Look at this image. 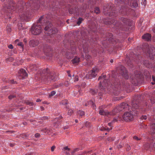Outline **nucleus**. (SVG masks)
Wrapping results in <instances>:
<instances>
[{
  "label": "nucleus",
  "mask_w": 155,
  "mask_h": 155,
  "mask_svg": "<svg viewBox=\"0 0 155 155\" xmlns=\"http://www.w3.org/2000/svg\"><path fill=\"white\" fill-rule=\"evenodd\" d=\"M41 76L42 79L46 83H48L51 81H54L58 79L57 76L54 72H51L48 68L42 71Z\"/></svg>",
  "instance_id": "5"
},
{
  "label": "nucleus",
  "mask_w": 155,
  "mask_h": 155,
  "mask_svg": "<svg viewBox=\"0 0 155 155\" xmlns=\"http://www.w3.org/2000/svg\"><path fill=\"white\" fill-rule=\"evenodd\" d=\"M147 118V117L146 116H142L140 118V119L142 120H145Z\"/></svg>",
  "instance_id": "38"
},
{
  "label": "nucleus",
  "mask_w": 155,
  "mask_h": 155,
  "mask_svg": "<svg viewBox=\"0 0 155 155\" xmlns=\"http://www.w3.org/2000/svg\"><path fill=\"white\" fill-rule=\"evenodd\" d=\"M120 12H121L122 14H123V13L122 12V11H121V10L120 9Z\"/></svg>",
  "instance_id": "62"
},
{
  "label": "nucleus",
  "mask_w": 155,
  "mask_h": 155,
  "mask_svg": "<svg viewBox=\"0 0 155 155\" xmlns=\"http://www.w3.org/2000/svg\"><path fill=\"white\" fill-rule=\"evenodd\" d=\"M80 58L78 57H75V58L72 60L73 64L77 63L80 61Z\"/></svg>",
  "instance_id": "20"
},
{
  "label": "nucleus",
  "mask_w": 155,
  "mask_h": 155,
  "mask_svg": "<svg viewBox=\"0 0 155 155\" xmlns=\"http://www.w3.org/2000/svg\"><path fill=\"white\" fill-rule=\"evenodd\" d=\"M41 101V100L40 99H37L36 101V102H40Z\"/></svg>",
  "instance_id": "52"
},
{
  "label": "nucleus",
  "mask_w": 155,
  "mask_h": 155,
  "mask_svg": "<svg viewBox=\"0 0 155 155\" xmlns=\"http://www.w3.org/2000/svg\"><path fill=\"white\" fill-rule=\"evenodd\" d=\"M134 139H135V140H140V138H139L138 137H137V136H134Z\"/></svg>",
  "instance_id": "47"
},
{
  "label": "nucleus",
  "mask_w": 155,
  "mask_h": 155,
  "mask_svg": "<svg viewBox=\"0 0 155 155\" xmlns=\"http://www.w3.org/2000/svg\"><path fill=\"white\" fill-rule=\"evenodd\" d=\"M94 12L97 14H99L100 12V10L99 8L96 7L95 8L94 11Z\"/></svg>",
  "instance_id": "30"
},
{
  "label": "nucleus",
  "mask_w": 155,
  "mask_h": 155,
  "mask_svg": "<svg viewBox=\"0 0 155 155\" xmlns=\"http://www.w3.org/2000/svg\"><path fill=\"white\" fill-rule=\"evenodd\" d=\"M47 118V117H42L41 118V119L43 120L44 119H46Z\"/></svg>",
  "instance_id": "51"
},
{
  "label": "nucleus",
  "mask_w": 155,
  "mask_h": 155,
  "mask_svg": "<svg viewBox=\"0 0 155 155\" xmlns=\"http://www.w3.org/2000/svg\"><path fill=\"white\" fill-rule=\"evenodd\" d=\"M46 18L47 17L45 15L41 16L38 20V22L40 23L42 26L45 25L46 26L44 28L45 30L48 31V34L51 37H54L58 31L56 28L52 27V24L49 22L47 19H46Z\"/></svg>",
  "instance_id": "2"
},
{
  "label": "nucleus",
  "mask_w": 155,
  "mask_h": 155,
  "mask_svg": "<svg viewBox=\"0 0 155 155\" xmlns=\"http://www.w3.org/2000/svg\"><path fill=\"white\" fill-rule=\"evenodd\" d=\"M121 119V117H114L111 122H112V123L113 124L114 123L116 122L118 120L120 121Z\"/></svg>",
  "instance_id": "24"
},
{
  "label": "nucleus",
  "mask_w": 155,
  "mask_h": 155,
  "mask_svg": "<svg viewBox=\"0 0 155 155\" xmlns=\"http://www.w3.org/2000/svg\"><path fill=\"white\" fill-rule=\"evenodd\" d=\"M84 19L81 18H79L78 20V21L77 22V24L79 25H80L81 23H82V21L84 20Z\"/></svg>",
  "instance_id": "25"
},
{
  "label": "nucleus",
  "mask_w": 155,
  "mask_h": 155,
  "mask_svg": "<svg viewBox=\"0 0 155 155\" xmlns=\"http://www.w3.org/2000/svg\"><path fill=\"white\" fill-rule=\"evenodd\" d=\"M117 18H116L113 19L112 18L109 21L108 23L109 25L113 24L115 27H116L117 29H120L121 30H123V28L125 27L126 25H129L130 24V19L126 18H121L120 20L123 22V24L117 21Z\"/></svg>",
  "instance_id": "4"
},
{
  "label": "nucleus",
  "mask_w": 155,
  "mask_h": 155,
  "mask_svg": "<svg viewBox=\"0 0 155 155\" xmlns=\"http://www.w3.org/2000/svg\"><path fill=\"white\" fill-rule=\"evenodd\" d=\"M102 78V77L101 76H100L99 78H98V80H100V79H101V78Z\"/></svg>",
  "instance_id": "56"
},
{
  "label": "nucleus",
  "mask_w": 155,
  "mask_h": 155,
  "mask_svg": "<svg viewBox=\"0 0 155 155\" xmlns=\"http://www.w3.org/2000/svg\"><path fill=\"white\" fill-rule=\"evenodd\" d=\"M150 101L152 104H153L155 102V101H152V99L150 100Z\"/></svg>",
  "instance_id": "50"
},
{
  "label": "nucleus",
  "mask_w": 155,
  "mask_h": 155,
  "mask_svg": "<svg viewBox=\"0 0 155 155\" xmlns=\"http://www.w3.org/2000/svg\"><path fill=\"white\" fill-rule=\"evenodd\" d=\"M15 97V95H10L8 96V98L10 99H12Z\"/></svg>",
  "instance_id": "39"
},
{
  "label": "nucleus",
  "mask_w": 155,
  "mask_h": 155,
  "mask_svg": "<svg viewBox=\"0 0 155 155\" xmlns=\"http://www.w3.org/2000/svg\"><path fill=\"white\" fill-rule=\"evenodd\" d=\"M8 47L9 49H12L13 48V46L11 44H10L8 46Z\"/></svg>",
  "instance_id": "43"
},
{
  "label": "nucleus",
  "mask_w": 155,
  "mask_h": 155,
  "mask_svg": "<svg viewBox=\"0 0 155 155\" xmlns=\"http://www.w3.org/2000/svg\"><path fill=\"white\" fill-rule=\"evenodd\" d=\"M75 121L76 123H77L78 121V120L76 119L75 120Z\"/></svg>",
  "instance_id": "63"
},
{
  "label": "nucleus",
  "mask_w": 155,
  "mask_h": 155,
  "mask_svg": "<svg viewBox=\"0 0 155 155\" xmlns=\"http://www.w3.org/2000/svg\"><path fill=\"white\" fill-rule=\"evenodd\" d=\"M68 76L70 77H71V74H68Z\"/></svg>",
  "instance_id": "61"
},
{
  "label": "nucleus",
  "mask_w": 155,
  "mask_h": 155,
  "mask_svg": "<svg viewBox=\"0 0 155 155\" xmlns=\"http://www.w3.org/2000/svg\"><path fill=\"white\" fill-rule=\"evenodd\" d=\"M120 73L123 77H124L126 79H127L129 78V76L127 74V71L126 68L124 67H121L120 71H117V73Z\"/></svg>",
  "instance_id": "11"
},
{
  "label": "nucleus",
  "mask_w": 155,
  "mask_h": 155,
  "mask_svg": "<svg viewBox=\"0 0 155 155\" xmlns=\"http://www.w3.org/2000/svg\"><path fill=\"white\" fill-rule=\"evenodd\" d=\"M41 49L43 50L45 52L48 53L49 51L51 50V48L49 46L45 45L43 47H42Z\"/></svg>",
  "instance_id": "18"
},
{
  "label": "nucleus",
  "mask_w": 155,
  "mask_h": 155,
  "mask_svg": "<svg viewBox=\"0 0 155 155\" xmlns=\"http://www.w3.org/2000/svg\"><path fill=\"white\" fill-rule=\"evenodd\" d=\"M73 112L72 110L70 109L68 111V114L69 116H71Z\"/></svg>",
  "instance_id": "32"
},
{
  "label": "nucleus",
  "mask_w": 155,
  "mask_h": 155,
  "mask_svg": "<svg viewBox=\"0 0 155 155\" xmlns=\"http://www.w3.org/2000/svg\"><path fill=\"white\" fill-rule=\"evenodd\" d=\"M59 124V122H58H58H55V124Z\"/></svg>",
  "instance_id": "60"
},
{
  "label": "nucleus",
  "mask_w": 155,
  "mask_h": 155,
  "mask_svg": "<svg viewBox=\"0 0 155 155\" xmlns=\"http://www.w3.org/2000/svg\"><path fill=\"white\" fill-rule=\"evenodd\" d=\"M55 147L54 146H52L51 148V151L53 152L54 151V149L55 148Z\"/></svg>",
  "instance_id": "48"
},
{
  "label": "nucleus",
  "mask_w": 155,
  "mask_h": 155,
  "mask_svg": "<svg viewBox=\"0 0 155 155\" xmlns=\"http://www.w3.org/2000/svg\"><path fill=\"white\" fill-rule=\"evenodd\" d=\"M71 51L72 52H68L66 53V55L67 58L71 59L73 58L74 54L76 52V48L74 47V48L72 49Z\"/></svg>",
  "instance_id": "13"
},
{
  "label": "nucleus",
  "mask_w": 155,
  "mask_h": 155,
  "mask_svg": "<svg viewBox=\"0 0 155 155\" xmlns=\"http://www.w3.org/2000/svg\"><path fill=\"white\" fill-rule=\"evenodd\" d=\"M82 47L83 48L84 52L85 53V54L89 52V50L88 48L85 47L83 45H82Z\"/></svg>",
  "instance_id": "28"
},
{
  "label": "nucleus",
  "mask_w": 155,
  "mask_h": 155,
  "mask_svg": "<svg viewBox=\"0 0 155 155\" xmlns=\"http://www.w3.org/2000/svg\"><path fill=\"white\" fill-rule=\"evenodd\" d=\"M110 62L111 63H112L113 62V59H111L110 60Z\"/></svg>",
  "instance_id": "59"
},
{
  "label": "nucleus",
  "mask_w": 155,
  "mask_h": 155,
  "mask_svg": "<svg viewBox=\"0 0 155 155\" xmlns=\"http://www.w3.org/2000/svg\"><path fill=\"white\" fill-rule=\"evenodd\" d=\"M78 93L80 95H81L83 94L84 91L82 89H81V88H80L78 90Z\"/></svg>",
  "instance_id": "33"
},
{
  "label": "nucleus",
  "mask_w": 155,
  "mask_h": 155,
  "mask_svg": "<svg viewBox=\"0 0 155 155\" xmlns=\"http://www.w3.org/2000/svg\"><path fill=\"white\" fill-rule=\"evenodd\" d=\"M144 65L146 67L149 68H152L153 65L151 63H150L148 61L144 60L143 62Z\"/></svg>",
  "instance_id": "17"
},
{
  "label": "nucleus",
  "mask_w": 155,
  "mask_h": 155,
  "mask_svg": "<svg viewBox=\"0 0 155 155\" xmlns=\"http://www.w3.org/2000/svg\"><path fill=\"white\" fill-rule=\"evenodd\" d=\"M130 147L129 146V147H128L127 148V149L128 150H130Z\"/></svg>",
  "instance_id": "57"
},
{
  "label": "nucleus",
  "mask_w": 155,
  "mask_h": 155,
  "mask_svg": "<svg viewBox=\"0 0 155 155\" xmlns=\"http://www.w3.org/2000/svg\"><path fill=\"white\" fill-rule=\"evenodd\" d=\"M99 71V70L97 68H94L86 74V78L88 79H91L95 77Z\"/></svg>",
  "instance_id": "9"
},
{
  "label": "nucleus",
  "mask_w": 155,
  "mask_h": 155,
  "mask_svg": "<svg viewBox=\"0 0 155 155\" xmlns=\"http://www.w3.org/2000/svg\"><path fill=\"white\" fill-rule=\"evenodd\" d=\"M40 134L38 133H37L35 134V137L37 138L40 137Z\"/></svg>",
  "instance_id": "44"
},
{
  "label": "nucleus",
  "mask_w": 155,
  "mask_h": 155,
  "mask_svg": "<svg viewBox=\"0 0 155 155\" xmlns=\"http://www.w3.org/2000/svg\"><path fill=\"white\" fill-rule=\"evenodd\" d=\"M39 41L36 39H32L29 41V45L31 47H34L37 46L39 44Z\"/></svg>",
  "instance_id": "14"
},
{
  "label": "nucleus",
  "mask_w": 155,
  "mask_h": 155,
  "mask_svg": "<svg viewBox=\"0 0 155 155\" xmlns=\"http://www.w3.org/2000/svg\"><path fill=\"white\" fill-rule=\"evenodd\" d=\"M152 79L154 81H155V78L153 76H152Z\"/></svg>",
  "instance_id": "54"
},
{
  "label": "nucleus",
  "mask_w": 155,
  "mask_h": 155,
  "mask_svg": "<svg viewBox=\"0 0 155 155\" xmlns=\"http://www.w3.org/2000/svg\"><path fill=\"white\" fill-rule=\"evenodd\" d=\"M110 15H113V16H114L115 17H116V16H115V15H113V14H111L110 13Z\"/></svg>",
  "instance_id": "64"
},
{
  "label": "nucleus",
  "mask_w": 155,
  "mask_h": 155,
  "mask_svg": "<svg viewBox=\"0 0 155 155\" xmlns=\"http://www.w3.org/2000/svg\"><path fill=\"white\" fill-rule=\"evenodd\" d=\"M8 83H9L12 84H15L16 83V82L15 81H14V80H10L8 81Z\"/></svg>",
  "instance_id": "34"
},
{
  "label": "nucleus",
  "mask_w": 155,
  "mask_h": 155,
  "mask_svg": "<svg viewBox=\"0 0 155 155\" xmlns=\"http://www.w3.org/2000/svg\"><path fill=\"white\" fill-rule=\"evenodd\" d=\"M112 124H113V123H112V122L111 121L110 122L108 123V125L110 127L111 126V125Z\"/></svg>",
  "instance_id": "49"
},
{
  "label": "nucleus",
  "mask_w": 155,
  "mask_h": 155,
  "mask_svg": "<svg viewBox=\"0 0 155 155\" xmlns=\"http://www.w3.org/2000/svg\"><path fill=\"white\" fill-rule=\"evenodd\" d=\"M148 48L149 50L147 51L148 54L150 59L153 60L155 55V48L152 45L149 46Z\"/></svg>",
  "instance_id": "10"
},
{
  "label": "nucleus",
  "mask_w": 155,
  "mask_h": 155,
  "mask_svg": "<svg viewBox=\"0 0 155 155\" xmlns=\"http://www.w3.org/2000/svg\"><path fill=\"white\" fill-rule=\"evenodd\" d=\"M56 92L55 91H53L51 92V93L49 95V97H50L53 96L56 94Z\"/></svg>",
  "instance_id": "31"
},
{
  "label": "nucleus",
  "mask_w": 155,
  "mask_h": 155,
  "mask_svg": "<svg viewBox=\"0 0 155 155\" xmlns=\"http://www.w3.org/2000/svg\"><path fill=\"white\" fill-rule=\"evenodd\" d=\"M64 152L66 153V155H70L69 151H68L67 150L66 151H64Z\"/></svg>",
  "instance_id": "46"
},
{
  "label": "nucleus",
  "mask_w": 155,
  "mask_h": 155,
  "mask_svg": "<svg viewBox=\"0 0 155 155\" xmlns=\"http://www.w3.org/2000/svg\"><path fill=\"white\" fill-rule=\"evenodd\" d=\"M102 84H101V85H100V87L101 88L103 89V90H104L105 88V87L106 86V85H105L103 86H102Z\"/></svg>",
  "instance_id": "42"
},
{
  "label": "nucleus",
  "mask_w": 155,
  "mask_h": 155,
  "mask_svg": "<svg viewBox=\"0 0 155 155\" xmlns=\"http://www.w3.org/2000/svg\"><path fill=\"white\" fill-rule=\"evenodd\" d=\"M115 3L118 4H122L123 3L127 4L130 3L131 7L133 8H136L138 6V4L137 2L135 1H132V0H115Z\"/></svg>",
  "instance_id": "7"
},
{
  "label": "nucleus",
  "mask_w": 155,
  "mask_h": 155,
  "mask_svg": "<svg viewBox=\"0 0 155 155\" xmlns=\"http://www.w3.org/2000/svg\"><path fill=\"white\" fill-rule=\"evenodd\" d=\"M99 114L102 115H114L112 112H108L105 110L103 109H101L99 111Z\"/></svg>",
  "instance_id": "16"
},
{
  "label": "nucleus",
  "mask_w": 155,
  "mask_h": 155,
  "mask_svg": "<svg viewBox=\"0 0 155 155\" xmlns=\"http://www.w3.org/2000/svg\"><path fill=\"white\" fill-rule=\"evenodd\" d=\"M84 112L81 110H79L77 112V114L79 116V117H82L84 115Z\"/></svg>",
  "instance_id": "19"
},
{
  "label": "nucleus",
  "mask_w": 155,
  "mask_h": 155,
  "mask_svg": "<svg viewBox=\"0 0 155 155\" xmlns=\"http://www.w3.org/2000/svg\"><path fill=\"white\" fill-rule=\"evenodd\" d=\"M51 129H49L48 128H46L45 129L43 130V131L45 133H47V134H49L51 133Z\"/></svg>",
  "instance_id": "29"
},
{
  "label": "nucleus",
  "mask_w": 155,
  "mask_h": 155,
  "mask_svg": "<svg viewBox=\"0 0 155 155\" xmlns=\"http://www.w3.org/2000/svg\"><path fill=\"white\" fill-rule=\"evenodd\" d=\"M151 128H152L153 132L155 133V124L153 123L151 125Z\"/></svg>",
  "instance_id": "35"
},
{
  "label": "nucleus",
  "mask_w": 155,
  "mask_h": 155,
  "mask_svg": "<svg viewBox=\"0 0 155 155\" xmlns=\"http://www.w3.org/2000/svg\"><path fill=\"white\" fill-rule=\"evenodd\" d=\"M127 59H128V58H126V61H127V62L128 63V65H129V64H131V63L130 64V63H129V62L127 60Z\"/></svg>",
  "instance_id": "53"
},
{
  "label": "nucleus",
  "mask_w": 155,
  "mask_h": 155,
  "mask_svg": "<svg viewBox=\"0 0 155 155\" xmlns=\"http://www.w3.org/2000/svg\"><path fill=\"white\" fill-rule=\"evenodd\" d=\"M42 28L40 25L34 24L31 28L32 34L36 35H39L41 32Z\"/></svg>",
  "instance_id": "8"
},
{
  "label": "nucleus",
  "mask_w": 155,
  "mask_h": 155,
  "mask_svg": "<svg viewBox=\"0 0 155 155\" xmlns=\"http://www.w3.org/2000/svg\"><path fill=\"white\" fill-rule=\"evenodd\" d=\"M15 43L17 45L21 46L22 48L23 47V43L19 41V40L18 39L15 40Z\"/></svg>",
  "instance_id": "22"
},
{
  "label": "nucleus",
  "mask_w": 155,
  "mask_h": 155,
  "mask_svg": "<svg viewBox=\"0 0 155 155\" xmlns=\"http://www.w3.org/2000/svg\"><path fill=\"white\" fill-rule=\"evenodd\" d=\"M18 76L21 77V78L24 79L25 77L28 75L27 73L26 72L25 70L21 68L18 71Z\"/></svg>",
  "instance_id": "12"
},
{
  "label": "nucleus",
  "mask_w": 155,
  "mask_h": 155,
  "mask_svg": "<svg viewBox=\"0 0 155 155\" xmlns=\"http://www.w3.org/2000/svg\"><path fill=\"white\" fill-rule=\"evenodd\" d=\"M26 104L27 105H29L30 106H32L34 105L33 103L29 101H27L26 102Z\"/></svg>",
  "instance_id": "36"
},
{
  "label": "nucleus",
  "mask_w": 155,
  "mask_h": 155,
  "mask_svg": "<svg viewBox=\"0 0 155 155\" xmlns=\"http://www.w3.org/2000/svg\"><path fill=\"white\" fill-rule=\"evenodd\" d=\"M142 38L145 41H149L151 39V36L149 33H146L142 36Z\"/></svg>",
  "instance_id": "15"
},
{
  "label": "nucleus",
  "mask_w": 155,
  "mask_h": 155,
  "mask_svg": "<svg viewBox=\"0 0 155 155\" xmlns=\"http://www.w3.org/2000/svg\"><path fill=\"white\" fill-rule=\"evenodd\" d=\"M68 101L66 100H62L60 103V104L61 105H66L68 104Z\"/></svg>",
  "instance_id": "27"
},
{
  "label": "nucleus",
  "mask_w": 155,
  "mask_h": 155,
  "mask_svg": "<svg viewBox=\"0 0 155 155\" xmlns=\"http://www.w3.org/2000/svg\"><path fill=\"white\" fill-rule=\"evenodd\" d=\"M73 95L75 97H78L80 95L78 93V90H76L74 91L73 93Z\"/></svg>",
  "instance_id": "23"
},
{
  "label": "nucleus",
  "mask_w": 155,
  "mask_h": 155,
  "mask_svg": "<svg viewBox=\"0 0 155 155\" xmlns=\"http://www.w3.org/2000/svg\"><path fill=\"white\" fill-rule=\"evenodd\" d=\"M78 77L77 76H75L74 77V81H78Z\"/></svg>",
  "instance_id": "45"
},
{
  "label": "nucleus",
  "mask_w": 155,
  "mask_h": 155,
  "mask_svg": "<svg viewBox=\"0 0 155 155\" xmlns=\"http://www.w3.org/2000/svg\"><path fill=\"white\" fill-rule=\"evenodd\" d=\"M131 110L130 112H126L123 116V120L126 121L132 120L133 118L134 115H137L138 113V109L139 104L135 101H134L132 105Z\"/></svg>",
  "instance_id": "3"
},
{
  "label": "nucleus",
  "mask_w": 155,
  "mask_h": 155,
  "mask_svg": "<svg viewBox=\"0 0 155 155\" xmlns=\"http://www.w3.org/2000/svg\"><path fill=\"white\" fill-rule=\"evenodd\" d=\"M79 150L78 148H76L74 149V150L72 151L71 153L72 155H73L74 153L78 151Z\"/></svg>",
  "instance_id": "37"
},
{
  "label": "nucleus",
  "mask_w": 155,
  "mask_h": 155,
  "mask_svg": "<svg viewBox=\"0 0 155 155\" xmlns=\"http://www.w3.org/2000/svg\"><path fill=\"white\" fill-rule=\"evenodd\" d=\"M129 108L128 104L126 103H123L112 110V113L115 114L120 111H123L124 110H125L127 108L129 110Z\"/></svg>",
  "instance_id": "6"
},
{
  "label": "nucleus",
  "mask_w": 155,
  "mask_h": 155,
  "mask_svg": "<svg viewBox=\"0 0 155 155\" xmlns=\"http://www.w3.org/2000/svg\"><path fill=\"white\" fill-rule=\"evenodd\" d=\"M108 34L110 36V38H111L112 36V35L111 34L109 33Z\"/></svg>",
  "instance_id": "55"
},
{
  "label": "nucleus",
  "mask_w": 155,
  "mask_h": 155,
  "mask_svg": "<svg viewBox=\"0 0 155 155\" xmlns=\"http://www.w3.org/2000/svg\"><path fill=\"white\" fill-rule=\"evenodd\" d=\"M8 5L4 6L1 11L2 14L5 15V19L11 18L14 12L18 9L21 12L20 16L21 20H25L29 15H31L30 9L37 10L40 6V0H31L25 3L22 8L21 5L24 3L21 1H19L17 4L13 1L8 0Z\"/></svg>",
  "instance_id": "1"
},
{
  "label": "nucleus",
  "mask_w": 155,
  "mask_h": 155,
  "mask_svg": "<svg viewBox=\"0 0 155 155\" xmlns=\"http://www.w3.org/2000/svg\"><path fill=\"white\" fill-rule=\"evenodd\" d=\"M94 104L93 103V102L91 100L89 101H87V103H86L85 104V106H87L88 105H90L91 106H92L93 107H94Z\"/></svg>",
  "instance_id": "21"
},
{
  "label": "nucleus",
  "mask_w": 155,
  "mask_h": 155,
  "mask_svg": "<svg viewBox=\"0 0 155 155\" xmlns=\"http://www.w3.org/2000/svg\"><path fill=\"white\" fill-rule=\"evenodd\" d=\"M128 40L129 41H130L131 40V38H128Z\"/></svg>",
  "instance_id": "58"
},
{
  "label": "nucleus",
  "mask_w": 155,
  "mask_h": 155,
  "mask_svg": "<svg viewBox=\"0 0 155 155\" xmlns=\"http://www.w3.org/2000/svg\"><path fill=\"white\" fill-rule=\"evenodd\" d=\"M30 68V69L32 71H36L37 70V68L36 67V65L35 64L31 65Z\"/></svg>",
  "instance_id": "26"
},
{
  "label": "nucleus",
  "mask_w": 155,
  "mask_h": 155,
  "mask_svg": "<svg viewBox=\"0 0 155 155\" xmlns=\"http://www.w3.org/2000/svg\"><path fill=\"white\" fill-rule=\"evenodd\" d=\"M112 127H110V128H109L108 127H107L106 128H105V130L109 131L110 130H112Z\"/></svg>",
  "instance_id": "41"
},
{
  "label": "nucleus",
  "mask_w": 155,
  "mask_h": 155,
  "mask_svg": "<svg viewBox=\"0 0 155 155\" xmlns=\"http://www.w3.org/2000/svg\"><path fill=\"white\" fill-rule=\"evenodd\" d=\"M64 151L65 150H67L68 151H69L70 150V149L68 147H64Z\"/></svg>",
  "instance_id": "40"
}]
</instances>
